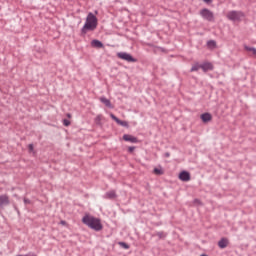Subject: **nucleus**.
Here are the masks:
<instances>
[{
  "mask_svg": "<svg viewBox=\"0 0 256 256\" xmlns=\"http://www.w3.org/2000/svg\"><path fill=\"white\" fill-rule=\"evenodd\" d=\"M98 20L97 16L93 12L88 13L86 22L80 31V36L85 37L89 31H95L97 29Z\"/></svg>",
  "mask_w": 256,
  "mask_h": 256,
  "instance_id": "obj_1",
  "label": "nucleus"
},
{
  "mask_svg": "<svg viewBox=\"0 0 256 256\" xmlns=\"http://www.w3.org/2000/svg\"><path fill=\"white\" fill-rule=\"evenodd\" d=\"M82 223H84V225H87V227H89L90 229H93L94 231H101V229H103V224H101V219L95 218L90 215H85L82 218Z\"/></svg>",
  "mask_w": 256,
  "mask_h": 256,
  "instance_id": "obj_2",
  "label": "nucleus"
},
{
  "mask_svg": "<svg viewBox=\"0 0 256 256\" xmlns=\"http://www.w3.org/2000/svg\"><path fill=\"white\" fill-rule=\"evenodd\" d=\"M226 17L229 21H241V18L245 17V14L241 11L232 10L227 13Z\"/></svg>",
  "mask_w": 256,
  "mask_h": 256,
  "instance_id": "obj_3",
  "label": "nucleus"
},
{
  "mask_svg": "<svg viewBox=\"0 0 256 256\" xmlns=\"http://www.w3.org/2000/svg\"><path fill=\"white\" fill-rule=\"evenodd\" d=\"M200 15H201V17H203L206 21H209L210 23L215 21V14H213V12H211V10H209L207 8H203L200 11Z\"/></svg>",
  "mask_w": 256,
  "mask_h": 256,
  "instance_id": "obj_4",
  "label": "nucleus"
},
{
  "mask_svg": "<svg viewBox=\"0 0 256 256\" xmlns=\"http://www.w3.org/2000/svg\"><path fill=\"white\" fill-rule=\"evenodd\" d=\"M117 57L123 61H127L128 63H137V59L127 52H119Z\"/></svg>",
  "mask_w": 256,
  "mask_h": 256,
  "instance_id": "obj_5",
  "label": "nucleus"
},
{
  "mask_svg": "<svg viewBox=\"0 0 256 256\" xmlns=\"http://www.w3.org/2000/svg\"><path fill=\"white\" fill-rule=\"evenodd\" d=\"M11 201L9 200V196L6 194L0 195V211L5 209L7 205H10Z\"/></svg>",
  "mask_w": 256,
  "mask_h": 256,
  "instance_id": "obj_6",
  "label": "nucleus"
},
{
  "mask_svg": "<svg viewBox=\"0 0 256 256\" xmlns=\"http://www.w3.org/2000/svg\"><path fill=\"white\" fill-rule=\"evenodd\" d=\"M179 180L180 181H185V182L191 181V174L188 171L184 170V171L180 172Z\"/></svg>",
  "mask_w": 256,
  "mask_h": 256,
  "instance_id": "obj_7",
  "label": "nucleus"
},
{
  "mask_svg": "<svg viewBox=\"0 0 256 256\" xmlns=\"http://www.w3.org/2000/svg\"><path fill=\"white\" fill-rule=\"evenodd\" d=\"M123 140L127 141L128 143H139V139H137V137L130 134H124Z\"/></svg>",
  "mask_w": 256,
  "mask_h": 256,
  "instance_id": "obj_8",
  "label": "nucleus"
},
{
  "mask_svg": "<svg viewBox=\"0 0 256 256\" xmlns=\"http://www.w3.org/2000/svg\"><path fill=\"white\" fill-rule=\"evenodd\" d=\"M200 69H202L204 73H207V71H213V64L211 62H204L203 64H200Z\"/></svg>",
  "mask_w": 256,
  "mask_h": 256,
  "instance_id": "obj_9",
  "label": "nucleus"
},
{
  "mask_svg": "<svg viewBox=\"0 0 256 256\" xmlns=\"http://www.w3.org/2000/svg\"><path fill=\"white\" fill-rule=\"evenodd\" d=\"M229 246V239L227 238H221L220 241L218 242V247L220 249H226V247Z\"/></svg>",
  "mask_w": 256,
  "mask_h": 256,
  "instance_id": "obj_10",
  "label": "nucleus"
},
{
  "mask_svg": "<svg viewBox=\"0 0 256 256\" xmlns=\"http://www.w3.org/2000/svg\"><path fill=\"white\" fill-rule=\"evenodd\" d=\"M201 119H202L203 123H209V121H211V119H213V116H211L210 113L206 112L201 115Z\"/></svg>",
  "mask_w": 256,
  "mask_h": 256,
  "instance_id": "obj_11",
  "label": "nucleus"
},
{
  "mask_svg": "<svg viewBox=\"0 0 256 256\" xmlns=\"http://www.w3.org/2000/svg\"><path fill=\"white\" fill-rule=\"evenodd\" d=\"M116 197H117V193L115 192V190L106 192L104 196L105 199H116Z\"/></svg>",
  "mask_w": 256,
  "mask_h": 256,
  "instance_id": "obj_12",
  "label": "nucleus"
},
{
  "mask_svg": "<svg viewBox=\"0 0 256 256\" xmlns=\"http://www.w3.org/2000/svg\"><path fill=\"white\" fill-rule=\"evenodd\" d=\"M91 45H92V47H96V49H102L103 42H101L99 40H92Z\"/></svg>",
  "mask_w": 256,
  "mask_h": 256,
  "instance_id": "obj_13",
  "label": "nucleus"
},
{
  "mask_svg": "<svg viewBox=\"0 0 256 256\" xmlns=\"http://www.w3.org/2000/svg\"><path fill=\"white\" fill-rule=\"evenodd\" d=\"M100 101H101V103H104L106 105V107H109L111 109V100H109L105 97H101Z\"/></svg>",
  "mask_w": 256,
  "mask_h": 256,
  "instance_id": "obj_14",
  "label": "nucleus"
},
{
  "mask_svg": "<svg viewBox=\"0 0 256 256\" xmlns=\"http://www.w3.org/2000/svg\"><path fill=\"white\" fill-rule=\"evenodd\" d=\"M244 49H245V51H250L256 57V48L245 46Z\"/></svg>",
  "mask_w": 256,
  "mask_h": 256,
  "instance_id": "obj_15",
  "label": "nucleus"
},
{
  "mask_svg": "<svg viewBox=\"0 0 256 256\" xmlns=\"http://www.w3.org/2000/svg\"><path fill=\"white\" fill-rule=\"evenodd\" d=\"M201 69V64H199V63H196V64H194L193 66H192V68H191V73H193L194 71H198V70H200Z\"/></svg>",
  "mask_w": 256,
  "mask_h": 256,
  "instance_id": "obj_16",
  "label": "nucleus"
},
{
  "mask_svg": "<svg viewBox=\"0 0 256 256\" xmlns=\"http://www.w3.org/2000/svg\"><path fill=\"white\" fill-rule=\"evenodd\" d=\"M117 124H118V125H121V127L129 128V122H127V121H123V120L120 119V120L117 122Z\"/></svg>",
  "mask_w": 256,
  "mask_h": 256,
  "instance_id": "obj_17",
  "label": "nucleus"
},
{
  "mask_svg": "<svg viewBox=\"0 0 256 256\" xmlns=\"http://www.w3.org/2000/svg\"><path fill=\"white\" fill-rule=\"evenodd\" d=\"M155 235L159 239H165V237H167V233H165V232H156Z\"/></svg>",
  "mask_w": 256,
  "mask_h": 256,
  "instance_id": "obj_18",
  "label": "nucleus"
},
{
  "mask_svg": "<svg viewBox=\"0 0 256 256\" xmlns=\"http://www.w3.org/2000/svg\"><path fill=\"white\" fill-rule=\"evenodd\" d=\"M153 173L154 175H163L164 172L159 168H154Z\"/></svg>",
  "mask_w": 256,
  "mask_h": 256,
  "instance_id": "obj_19",
  "label": "nucleus"
},
{
  "mask_svg": "<svg viewBox=\"0 0 256 256\" xmlns=\"http://www.w3.org/2000/svg\"><path fill=\"white\" fill-rule=\"evenodd\" d=\"M101 119H103V116H101V115H98V116L95 118V123H96V125H101Z\"/></svg>",
  "mask_w": 256,
  "mask_h": 256,
  "instance_id": "obj_20",
  "label": "nucleus"
},
{
  "mask_svg": "<svg viewBox=\"0 0 256 256\" xmlns=\"http://www.w3.org/2000/svg\"><path fill=\"white\" fill-rule=\"evenodd\" d=\"M118 245H120V247H123V249H129V244L125 242H119Z\"/></svg>",
  "mask_w": 256,
  "mask_h": 256,
  "instance_id": "obj_21",
  "label": "nucleus"
},
{
  "mask_svg": "<svg viewBox=\"0 0 256 256\" xmlns=\"http://www.w3.org/2000/svg\"><path fill=\"white\" fill-rule=\"evenodd\" d=\"M207 45L209 46V47H215V45H217V43L215 42V40H209L208 42H207Z\"/></svg>",
  "mask_w": 256,
  "mask_h": 256,
  "instance_id": "obj_22",
  "label": "nucleus"
},
{
  "mask_svg": "<svg viewBox=\"0 0 256 256\" xmlns=\"http://www.w3.org/2000/svg\"><path fill=\"white\" fill-rule=\"evenodd\" d=\"M111 119H113V121H115L116 123H119V118L117 116H115L114 114H110Z\"/></svg>",
  "mask_w": 256,
  "mask_h": 256,
  "instance_id": "obj_23",
  "label": "nucleus"
},
{
  "mask_svg": "<svg viewBox=\"0 0 256 256\" xmlns=\"http://www.w3.org/2000/svg\"><path fill=\"white\" fill-rule=\"evenodd\" d=\"M111 119H113V121H115L116 123H119V118L117 116H115L114 114H110Z\"/></svg>",
  "mask_w": 256,
  "mask_h": 256,
  "instance_id": "obj_24",
  "label": "nucleus"
},
{
  "mask_svg": "<svg viewBox=\"0 0 256 256\" xmlns=\"http://www.w3.org/2000/svg\"><path fill=\"white\" fill-rule=\"evenodd\" d=\"M111 119H113V121H115L116 123H119V118L117 116H115L114 114H110Z\"/></svg>",
  "mask_w": 256,
  "mask_h": 256,
  "instance_id": "obj_25",
  "label": "nucleus"
},
{
  "mask_svg": "<svg viewBox=\"0 0 256 256\" xmlns=\"http://www.w3.org/2000/svg\"><path fill=\"white\" fill-rule=\"evenodd\" d=\"M63 125H64V127H69V125H71V121H69L67 119H64L63 120Z\"/></svg>",
  "mask_w": 256,
  "mask_h": 256,
  "instance_id": "obj_26",
  "label": "nucleus"
},
{
  "mask_svg": "<svg viewBox=\"0 0 256 256\" xmlns=\"http://www.w3.org/2000/svg\"><path fill=\"white\" fill-rule=\"evenodd\" d=\"M135 146H130L128 147V153H133V151H135Z\"/></svg>",
  "mask_w": 256,
  "mask_h": 256,
  "instance_id": "obj_27",
  "label": "nucleus"
},
{
  "mask_svg": "<svg viewBox=\"0 0 256 256\" xmlns=\"http://www.w3.org/2000/svg\"><path fill=\"white\" fill-rule=\"evenodd\" d=\"M24 204L31 205V200H29V198H24Z\"/></svg>",
  "mask_w": 256,
  "mask_h": 256,
  "instance_id": "obj_28",
  "label": "nucleus"
},
{
  "mask_svg": "<svg viewBox=\"0 0 256 256\" xmlns=\"http://www.w3.org/2000/svg\"><path fill=\"white\" fill-rule=\"evenodd\" d=\"M28 149H29V151H33V149H34L33 144H29V145H28Z\"/></svg>",
  "mask_w": 256,
  "mask_h": 256,
  "instance_id": "obj_29",
  "label": "nucleus"
},
{
  "mask_svg": "<svg viewBox=\"0 0 256 256\" xmlns=\"http://www.w3.org/2000/svg\"><path fill=\"white\" fill-rule=\"evenodd\" d=\"M164 157H166V158L171 157V153H169V152L164 153Z\"/></svg>",
  "mask_w": 256,
  "mask_h": 256,
  "instance_id": "obj_30",
  "label": "nucleus"
},
{
  "mask_svg": "<svg viewBox=\"0 0 256 256\" xmlns=\"http://www.w3.org/2000/svg\"><path fill=\"white\" fill-rule=\"evenodd\" d=\"M60 225H67V221L61 220V221H60Z\"/></svg>",
  "mask_w": 256,
  "mask_h": 256,
  "instance_id": "obj_31",
  "label": "nucleus"
},
{
  "mask_svg": "<svg viewBox=\"0 0 256 256\" xmlns=\"http://www.w3.org/2000/svg\"><path fill=\"white\" fill-rule=\"evenodd\" d=\"M204 3H211V0H203Z\"/></svg>",
  "mask_w": 256,
  "mask_h": 256,
  "instance_id": "obj_32",
  "label": "nucleus"
},
{
  "mask_svg": "<svg viewBox=\"0 0 256 256\" xmlns=\"http://www.w3.org/2000/svg\"><path fill=\"white\" fill-rule=\"evenodd\" d=\"M194 201H195V203H201V201L199 199H195Z\"/></svg>",
  "mask_w": 256,
  "mask_h": 256,
  "instance_id": "obj_33",
  "label": "nucleus"
},
{
  "mask_svg": "<svg viewBox=\"0 0 256 256\" xmlns=\"http://www.w3.org/2000/svg\"><path fill=\"white\" fill-rule=\"evenodd\" d=\"M67 117L71 118V114L68 113V114H67Z\"/></svg>",
  "mask_w": 256,
  "mask_h": 256,
  "instance_id": "obj_34",
  "label": "nucleus"
},
{
  "mask_svg": "<svg viewBox=\"0 0 256 256\" xmlns=\"http://www.w3.org/2000/svg\"><path fill=\"white\" fill-rule=\"evenodd\" d=\"M200 256H208L207 254H202V255H200Z\"/></svg>",
  "mask_w": 256,
  "mask_h": 256,
  "instance_id": "obj_35",
  "label": "nucleus"
}]
</instances>
